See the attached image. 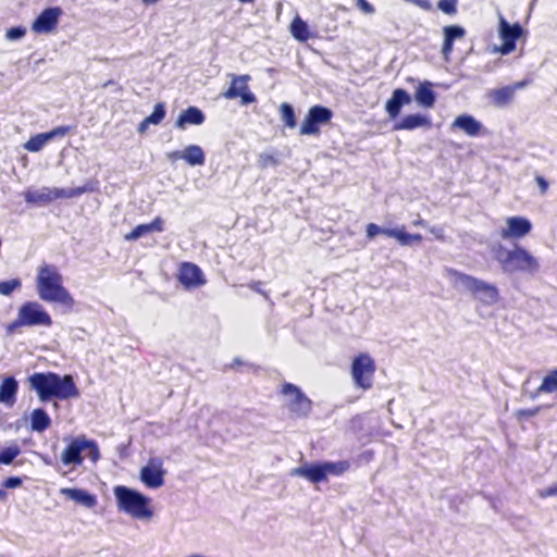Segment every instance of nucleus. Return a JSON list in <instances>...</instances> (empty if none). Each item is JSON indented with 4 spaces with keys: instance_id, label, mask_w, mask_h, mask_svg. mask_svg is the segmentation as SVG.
Listing matches in <instances>:
<instances>
[{
    "instance_id": "obj_15",
    "label": "nucleus",
    "mask_w": 557,
    "mask_h": 557,
    "mask_svg": "<svg viewBox=\"0 0 557 557\" xmlns=\"http://www.w3.org/2000/svg\"><path fill=\"white\" fill-rule=\"evenodd\" d=\"M498 32L503 44L497 48V51L507 55L516 49V42L522 36L523 28L519 23L509 24L504 16H500Z\"/></svg>"
},
{
    "instance_id": "obj_3",
    "label": "nucleus",
    "mask_w": 557,
    "mask_h": 557,
    "mask_svg": "<svg viewBox=\"0 0 557 557\" xmlns=\"http://www.w3.org/2000/svg\"><path fill=\"white\" fill-rule=\"evenodd\" d=\"M52 324V318L42 305L28 300L20 306L16 318L5 326V332L8 335H13L24 326L50 327Z\"/></svg>"
},
{
    "instance_id": "obj_52",
    "label": "nucleus",
    "mask_w": 557,
    "mask_h": 557,
    "mask_svg": "<svg viewBox=\"0 0 557 557\" xmlns=\"http://www.w3.org/2000/svg\"><path fill=\"white\" fill-rule=\"evenodd\" d=\"M7 497V493L3 490H0V499H4Z\"/></svg>"
},
{
    "instance_id": "obj_22",
    "label": "nucleus",
    "mask_w": 557,
    "mask_h": 557,
    "mask_svg": "<svg viewBox=\"0 0 557 557\" xmlns=\"http://www.w3.org/2000/svg\"><path fill=\"white\" fill-rule=\"evenodd\" d=\"M507 228H503L500 236L507 238H521L532 230L531 222L523 216H510L506 220Z\"/></svg>"
},
{
    "instance_id": "obj_4",
    "label": "nucleus",
    "mask_w": 557,
    "mask_h": 557,
    "mask_svg": "<svg viewBox=\"0 0 557 557\" xmlns=\"http://www.w3.org/2000/svg\"><path fill=\"white\" fill-rule=\"evenodd\" d=\"M113 491L121 511L136 519H150L152 517L150 498L124 485H117Z\"/></svg>"
},
{
    "instance_id": "obj_47",
    "label": "nucleus",
    "mask_w": 557,
    "mask_h": 557,
    "mask_svg": "<svg viewBox=\"0 0 557 557\" xmlns=\"http://www.w3.org/2000/svg\"><path fill=\"white\" fill-rule=\"evenodd\" d=\"M539 495L542 498L557 496V483L552 485V486H549V487H547V488H545V490L540 491Z\"/></svg>"
},
{
    "instance_id": "obj_53",
    "label": "nucleus",
    "mask_w": 557,
    "mask_h": 557,
    "mask_svg": "<svg viewBox=\"0 0 557 557\" xmlns=\"http://www.w3.org/2000/svg\"><path fill=\"white\" fill-rule=\"evenodd\" d=\"M240 3H253L256 0H238Z\"/></svg>"
},
{
    "instance_id": "obj_37",
    "label": "nucleus",
    "mask_w": 557,
    "mask_h": 557,
    "mask_svg": "<svg viewBox=\"0 0 557 557\" xmlns=\"http://www.w3.org/2000/svg\"><path fill=\"white\" fill-rule=\"evenodd\" d=\"M278 164V159L273 153L262 152L258 156V166L260 169H268L271 166H276Z\"/></svg>"
},
{
    "instance_id": "obj_5",
    "label": "nucleus",
    "mask_w": 557,
    "mask_h": 557,
    "mask_svg": "<svg viewBox=\"0 0 557 557\" xmlns=\"http://www.w3.org/2000/svg\"><path fill=\"white\" fill-rule=\"evenodd\" d=\"M495 259L504 272L535 273L539 270L537 260L527 249L519 246L512 250L499 246L495 250Z\"/></svg>"
},
{
    "instance_id": "obj_51",
    "label": "nucleus",
    "mask_w": 557,
    "mask_h": 557,
    "mask_svg": "<svg viewBox=\"0 0 557 557\" xmlns=\"http://www.w3.org/2000/svg\"><path fill=\"white\" fill-rule=\"evenodd\" d=\"M149 124H144V121L139 124V132H144Z\"/></svg>"
},
{
    "instance_id": "obj_10",
    "label": "nucleus",
    "mask_w": 557,
    "mask_h": 557,
    "mask_svg": "<svg viewBox=\"0 0 557 557\" xmlns=\"http://www.w3.org/2000/svg\"><path fill=\"white\" fill-rule=\"evenodd\" d=\"M281 394L288 396V410L297 417H308L312 410L311 399L293 383L285 382L282 384Z\"/></svg>"
},
{
    "instance_id": "obj_14",
    "label": "nucleus",
    "mask_w": 557,
    "mask_h": 557,
    "mask_svg": "<svg viewBox=\"0 0 557 557\" xmlns=\"http://www.w3.org/2000/svg\"><path fill=\"white\" fill-rule=\"evenodd\" d=\"M366 233L369 240H372L379 234H383L387 237L395 238L401 246L421 243L423 239L421 234L407 233L404 226L400 228H383L375 223H369L366 227Z\"/></svg>"
},
{
    "instance_id": "obj_35",
    "label": "nucleus",
    "mask_w": 557,
    "mask_h": 557,
    "mask_svg": "<svg viewBox=\"0 0 557 557\" xmlns=\"http://www.w3.org/2000/svg\"><path fill=\"white\" fill-rule=\"evenodd\" d=\"M21 454L17 444H12L0 451V463L10 465Z\"/></svg>"
},
{
    "instance_id": "obj_46",
    "label": "nucleus",
    "mask_w": 557,
    "mask_h": 557,
    "mask_svg": "<svg viewBox=\"0 0 557 557\" xmlns=\"http://www.w3.org/2000/svg\"><path fill=\"white\" fill-rule=\"evenodd\" d=\"M535 182L540 188L541 194L545 195L548 190V182L542 175H536Z\"/></svg>"
},
{
    "instance_id": "obj_8",
    "label": "nucleus",
    "mask_w": 557,
    "mask_h": 557,
    "mask_svg": "<svg viewBox=\"0 0 557 557\" xmlns=\"http://www.w3.org/2000/svg\"><path fill=\"white\" fill-rule=\"evenodd\" d=\"M85 457L97 461L100 457L96 442L87 440L84 435L74 437L64 448L61 460L65 466L82 465Z\"/></svg>"
},
{
    "instance_id": "obj_30",
    "label": "nucleus",
    "mask_w": 557,
    "mask_h": 557,
    "mask_svg": "<svg viewBox=\"0 0 557 557\" xmlns=\"http://www.w3.org/2000/svg\"><path fill=\"white\" fill-rule=\"evenodd\" d=\"M431 82L425 81L419 84L414 92V99L423 108H432L436 101V95L432 89Z\"/></svg>"
},
{
    "instance_id": "obj_45",
    "label": "nucleus",
    "mask_w": 557,
    "mask_h": 557,
    "mask_svg": "<svg viewBox=\"0 0 557 557\" xmlns=\"http://www.w3.org/2000/svg\"><path fill=\"white\" fill-rule=\"evenodd\" d=\"M5 488H15L22 485V479L18 476H10L2 483Z\"/></svg>"
},
{
    "instance_id": "obj_34",
    "label": "nucleus",
    "mask_w": 557,
    "mask_h": 557,
    "mask_svg": "<svg viewBox=\"0 0 557 557\" xmlns=\"http://www.w3.org/2000/svg\"><path fill=\"white\" fill-rule=\"evenodd\" d=\"M281 120L288 128H294L297 124L294 108L292 104L284 102L280 106Z\"/></svg>"
},
{
    "instance_id": "obj_31",
    "label": "nucleus",
    "mask_w": 557,
    "mask_h": 557,
    "mask_svg": "<svg viewBox=\"0 0 557 557\" xmlns=\"http://www.w3.org/2000/svg\"><path fill=\"white\" fill-rule=\"evenodd\" d=\"M289 32L292 36L299 42H306L309 38L312 37L308 24L299 15H296L293 18L289 25Z\"/></svg>"
},
{
    "instance_id": "obj_55",
    "label": "nucleus",
    "mask_w": 557,
    "mask_h": 557,
    "mask_svg": "<svg viewBox=\"0 0 557 557\" xmlns=\"http://www.w3.org/2000/svg\"><path fill=\"white\" fill-rule=\"evenodd\" d=\"M111 84H112V81H109V82H107L103 86H104V87H107V86H111Z\"/></svg>"
},
{
    "instance_id": "obj_24",
    "label": "nucleus",
    "mask_w": 557,
    "mask_h": 557,
    "mask_svg": "<svg viewBox=\"0 0 557 557\" xmlns=\"http://www.w3.org/2000/svg\"><path fill=\"white\" fill-rule=\"evenodd\" d=\"M432 126L431 120L420 113L408 114L397 121L393 129L394 131H412L419 127L430 128Z\"/></svg>"
},
{
    "instance_id": "obj_18",
    "label": "nucleus",
    "mask_w": 557,
    "mask_h": 557,
    "mask_svg": "<svg viewBox=\"0 0 557 557\" xmlns=\"http://www.w3.org/2000/svg\"><path fill=\"white\" fill-rule=\"evenodd\" d=\"M177 278L186 289L198 288L207 282L201 269L191 262H183L180 265Z\"/></svg>"
},
{
    "instance_id": "obj_23",
    "label": "nucleus",
    "mask_w": 557,
    "mask_h": 557,
    "mask_svg": "<svg viewBox=\"0 0 557 557\" xmlns=\"http://www.w3.org/2000/svg\"><path fill=\"white\" fill-rule=\"evenodd\" d=\"M451 128L461 129L465 134H467L470 137H478L486 133V129L484 128L482 123L475 120L470 114L458 115L454 120Z\"/></svg>"
},
{
    "instance_id": "obj_28",
    "label": "nucleus",
    "mask_w": 557,
    "mask_h": 557,
    "mask_svg": "<svg viewBox=\"0 0 557 557\" xmlns=\"http://www.w3.org/2000/svg\"><path fill=\"white\" fill-rule=\"evenodd\" d=\"M61 494L86 508H94L97 505L96 496L82 488L64 487L61 488Z\"/></svg>"
},
{
    "instance_id": "obj_50",
    "label": "nucleus",
    "mask_w": 557,
    "mask_h": 557,
    "mask_svg": "<svg viewBox=\"0 0 557 557\" xmlns=\"http://www.w3.org/2000/svg\"><path fill=\"white\" fill-rule=\"evenodd\" d=\"M244 362L239 359V358H234L232 363H231V368H236V367H239V366H243Z\"/></svg>"
},
{
    "instance_id": "obj_6",
    "label": "nucleus",
    "mask_w": 557,
    "mask_h": 557,
    "mask_svg": "<svg viewBox=\"0 0 557 557\" xmlns=\"http://www.w3.org/2000/svg\"><path fill=\"white\" fill-rule=\"evenodd\" d=\"M448 275L458 280L474 298L486 305H494L498 302L500 298L499 290L494 284L459 272L455 269L448 270Z\"/></svg>"
},
{
    "instance_id": "obj_17",
    "label": "nucleus",
    "mask_w": 557,
    "mask_h": 557,
    "mask_svg": "<svg viewBox=\"0 0 557 557\" xmlns=\"http://www.w3.org/2000/svg\"><path fill=\"white\" fill-rule=\"evenodd\" d=\"M166 471L163 468V460L154 457L148 460V463L140 469V481L149 488H159L164 484Z\"/></svg>"
},
{
    "instance_id": "obj_2",
    "label": "nucleus",
    "mask_w": 557,
    "mask_h": 557,
    "mask_svg": "<svg viewBox=\"0 0 557 557\" xmlns=\"http://www.w3.org/2000/svg\"><path fill=\"white\" fill-rule=\"evenodd\" d=\"M28 382L41 401L51 398L64 400L79 396V389L70 374L61 376L54 372H36L28 377Z\"/></svg>"
},
{
    "instance_id": "obj_39",
    "label": "nucleus",
    "mask_w": 557,
    "mask_h": 557,
    "mask_svg": "<svg viewBox=\"0 0 557 557\" xmlns=\"http://www.w3.org/2000/svg\"><path fill=\"white\" fill-rule=\"evenodd\" d=\"M444 36L453 41L465 37L466 30L458 25H449L443 28Z\"/></svg>"
},
{
    "instance_id": "obj_26",
    "label": "nucleus",
    "mask_w": 557,
    "mask_h": 557,
    "mask_svg": "<svg viewBox=\"0 0 557 557\" xmlns=\"http://www.w3.org/2000/svg\"><path fill=\"white\" fill-rule=\"evenodd\" d=\"M411 102L410 95L403 88H397L393 91L392 97L385 104V110L392 119L399 115L401 107Z\"/></svg>"
},
{
    "instance_id": "obj_25",
    "label": "nucleus",
    "mask_w": 557,
    "mask_h": 557,
    "mask_svg": "<svg viewBox=\"0 0 557 557\" xmlns=\"http://www.w3.org/2000/svg\"><path fill=\"white\" fill-rule=\"evenodd\" d=\"M164 220L161 216H156L150 223L139 224L135 226L129 233L124 235L126 242H135L141 236L152 232H163Z\"/></svg>"
},
{
    "instance_id": "obj_1",
    "label": "nucleus",
    "mask_w": 557,
    "mask_h": 557,
    "mask_svg": "<svg viewBox=\"0 0 557 557\" xmlns=\"http://www.w3.org/2000/svg\"><path fill=\"white\" fill-rule=\"evenodd\" d=\"M36 289L39 298L48 304H55L72 310L75 300L63 286V277L59 269L49 263H42L37 271Z\"/></svg>"
},
{
    "instance_id": "obj_40",
    "label": "nucleus",
    "mask_w": 557,
    "mask_h": 557,
    "mask_svg": "<svg viewBox=\"0 0 557 557\" xmlns=\"http://www.w3.org/2000/svg\"><path fill=\"white\" fill-rule=\"evenodd\" d=\"M458 0H440L437 8L443 13L448 15H455L457 13Z\"/></svg>"
},
{
    "instance_id": "obj_7",
    "label": "nucleus",
    "mask_w": 557,
    "mask_h": 557,
    "mask_svg": "<svg viewBox=\"0 0 557 557\" xmlns=\"http://www.w3.org/2000/svg\"><path fill=\"white\" fill-rule=\"evenodd\" d=\"M350 463L347 460H339L336 462L325 461L321 463H311L293 470L294 475L307 479L311 483H320L327 480V475L339 476L347 472Z\"/></svg>"
},
{
    "instance_id": "obj_48",
    "label": "nucleus",
    "mask_w": 557,
    "mask_h": 557,
    "mask_svg": "<svg viewBox=\"0 0 557 557\" xmlns=\"http://www.w3.org/2000/svg\"><path fill=\"white\" fill-rule=\"evenodd\" d=\"M374 457L373 450H366L359 455V459L364 462H370Z\"/></svg>"
},
{
    "instance_id": "obj_19",
    "label": "nucleus",
    "mask_w": 557,
    "mask_h": 557,
    "mask_svg": "<svg viewBox=\"0 0 557 557\" xmlns=\"http://www.w3.org/2000/svg\"><path fill=\"white\" fill-rule=\"evenodd\" d=\"M529 84V79H523L511 85L493 89L488 95L490 100L497 108L507 107L513 101L516 91L527 87Z\"/></svg>"
},
{
    "instance_id": "obj_43",
    "label": "nucleus",
    "mask_w": 557,
    "mask_h": 557,
    "mask_svg": "<svg viewBox=\"0 0 557 557\" xmlns=\"http://www.w3.org/2000/svg\"><path fill=\"white\" fill-rule=\"evenodd\" d=\"M358 9L364 14H373L375 8L368 0H356Z\"/></svg>"
},
{
    "instance_id": "obj_54",
    "label": "nucleus",
    "mask_w": 557,
    "mask_h": 557,
    "mask_svg": "<svg viewBox=\"0 0 557 557\" xmlns=\"http://www.w3.org/2000/svg\"><path fill=\"white\" fill-rule=\"evenodd\" d=\"M145 3H156L157 1H152V0H143Z\"/></svg>"
},
{
    "instance_id": "obj_16",
    "label": "nucleus",
    "mask_w": 557,
    "mask_h": 557,
    "mask_svg": "<svg viewBox=\"0 0 557 557\" xmlns=\"http://www.w3.org/2000/svg\"><path fill=\"white\" fill-rule=\"evenodd\" d=\"M63 10L60 7H49L40 12L32 24L35 34H51L57 30Z\"/></svg>"
},
{
    "instance_id": "obj_9",
    "label": "nucleus",
    "mask_w": 557,
    "mask_h": 557,
    "mask_svg": "<svg viewBox=\"0 0 557 557\" xmlns=\"http://www.w3.org/2000/svg\"><path fill=\"white\" fill-rule=\"evenodd\" d=\"M376 364L367 352L358 354L351 362V377L356 387L368 391L373 386Z\"/></svg>"
},
{
    "instance_id": "obj_27",
    "label": "nucleus",
    "mask_w": 557,
    "mask_h": 557,
    "mask_svg": "<svg viewBox=\"0 0 557 557\" xmlns=\"http://www.w3.org/2000/svg\"><path fill=\"white\" fill-rule=\"evenodd\" d=\"M205 119V114L199 108L188 107L180 113L175 126L184 129L187 125H201Z\"/></svg>"
},
{
    "instance_id": "obj_20",
    "label": "nucleus",
    "mask_w": 557,
    "mask_h": 557,
    "mask_svg": "<svg viewBox=\"0 0 557 557\" xmlns=\"http://www.w3.org/2000/svg\"><path fill=\"white\" fill-rule=\"evenodd\" d=\"M72 131L71 126L61 125L54 127L50 132L40 133L35 136H32L25 144L24 148L29 152H38L40 151L45 145L57 137H64Z\"/></svg>"
},
{
    "instance_id": "obj_49",
    "label": "nucleus",
    "mask_w": 557,
    "mask_h": 557,
    "mask_svg": "<svg viewBox=\"0 0 557 557\" xmlns=\"http://www.w3.org/2000/svg\"><path fill=\"white\" fill-rule=\"evenodd\" d=\"M260 285H261V282L260 281H257V282H252L249 284V287L252 289V290H256V292H260Z\"/></svg>"
},
{
    "instance_id": "obj_41",
    "label": "nucleus",
    "mask_w": 557,
    "mask_h": 557,
    "mask_svg": "<svg viewBox=\"0 0 557 557\" xmlns=\"http://www.w3.org/2000/svg\"><path fill=\"white\" fill-rule=\"evenodd\" d=\"M541 406H536L533 408L519 409L516 411V417L520 421L532 418L541 411Z\"/></svg>"
},
{
    "instance_id": "obj_33",
    "label": "nucleus",
    "mask_w": 557,
    "mask_h": 557,
    "mask_svg": "<svg viewBox=\"0 0 557 557\" xmlns=\"http://www.w3.org/2000/svg\"><path fill=\"white\" fill-rule=\"evenodd\" d=\"M555 392H557V368L548 371L536 388V394H552Z\"/></svg>"
},
{
    "instance_id": "obj_21",
    "label": "nucleus",
    "mask_w": 557,
    "mask_h": 557,
    "mask_svg": "<svg viewBox=\"0 0 557 557\" xmlns=\"http://www.w3.org/2000/svg\"><path fill=\"white\" fill-rule=\"evenodd\" d=\"M166 158L171 162H176L180 159L186 161L191 166L203 165L206 161L205 152L198 145H189L184 150H174L168 152Z\"/></svg>"
},
{
    "instance_id": "obj_36",
    "label": "nucleus",
    "mask_w": 557,
    "mask_h": 557,
    "mask_svg": "<svg viewBox=\"0 0 557 557\" xmlns=\"http://www.w3.org/2000/svg\"><path fill=\"white\" fill-rule=\"evenodd\" d=\"M165 116V107L164 103L159 102L154 106L153 111L150 115H148L144 120V124H153L158 125L162 122Z\"/></svg>"
},
{
    "instance_id": "obj_38",
    "label": "nucleus",
    "mask_w": 557,
    "mask_h": 557,
    "mask_svg": "<svg viewBox=\"0 0 557 557\" xmlns=\"http://www.w3.org/2000/svg\"><path fill=\"white\" fill-rule=\"evenodd\" d=\"M22 282L20 278H12L9 281L0 282V294L3 296H10L15 289L20 288Z\"/></svg>"
},
{
    "instance_id": "obj_42",
    "label": "nucleus",
    "mask_w": 557,
    "mask_h": 557,
    "mask_svg": "<svg viewBox=\"0 0 557 557\" xmlns=\"http://www.w3.org/2000/svg\"><path fill=\"white\" fill-rule=\"evenodd\" d=\"M26 34V29L22 26L11 27L7 30V38L9 40H16L24 37Z\"/></svg>"
},
{
    "instance_id": "obj_11",
    "label": "nucleus",
    "mask_w": 557,
    "mask_h": 557,
    "mask_svg": "<svg viewBox=\"0 0 557 557\" xmlns=\"http://www.w3.org/2000/svg\"><path fill=\"white\" fill-rule=\"evenodd\" d=\"M87 191L86 187H76L70 189H46V190H26L24 199L28 203H48L59 198L78 197Z\"/></svg>"
},
{
    "instance_id": "obj_32",
    "label": "nucleus",
    "mask_w": 557,
    "mask_h": 557,
    "mask_svg": "<svg viewBox=\"0 0 557 557\" xmlns=\"http://www.w3.org/2000/svg\"><path fill=\"white\" fill-rule=\"evenodd\" d=\"M51 425L49 414L41 408H36L30 413V428L36 432H44Z\"/></svg>"
},
{
    "instance_id": "obj_44",
    "label": "nucleus",
    "mask_w": 557,
    "mask_h": 557,
    "mask_svg": "<svg viewBox=\"0 0 557 557\" xmlns=\"http://www.w3.org/2000/svg\"><path fill=\"white\" fill-rule=\"evenodd\" d=\"M453 50H454V41L444 36V41H443V46H442V54L445 60L449 59Z\"/></svg>"
},
{
    "instance_id": "obj_13",
    "label": "nucleus",
    "mask_w": 557,
    "mask_h": 557,
    "mask_svg": "<svg viewBox=\"0 0 557 557\" xmlns=\"http://www.w3.org/2000/svg\"><path fill=\"white\" fill-rule=\"evenodd\" d=\"M333 117L331 109L315 104L311 107L300 126L299 133L301 135H319L320 124H327Z\"/></svg>"
},
{
    "instance_id": "obj_29",
    "label": "nucleus",
    "mask_w": 557,
    "mask_h": 557,
    "mask_svg": "<svg viewBox=\"0 0 557 557\" xmlns=\"http://www.w3.org/2000/svg\"><path fill=\"white\" fill-rule=\"evenodd\" d=\"M18 383L13 376L4 377L0 384V403L12 407L16 403Z\"/></svg>"
},
{
    "instance_id": "obj_12",
    "label": "nucleus",
    "mask_w": 557,
    "mask_h": 557,
    "mask_svg": "<svg viewBox=\"0 0 557 557\" xmlns=\"http://www.w3.org/2000/svg\"><path fill=\"white\" fill-rule=\"evenodd\" d=\"M231 84L228 88L223 91L222 96L225 99L232 100L236 98H240V103L244 106L253 103L257 101L255 94L249 88V81L251 79L250 75H231Z\"/></svg>"
}]
</instances>
